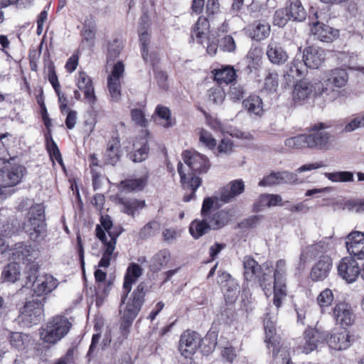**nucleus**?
<instances>
[{"instance_id": "603ef678", "label": "nucleus", "mask_w": 364, "mask_h": 364, "mask_svg": "<svg viewBox=\"0 0 364 364\" xmlns=\"http://www.w3.org/2000/svg\"><path fill=\"white\" fill-rule=\"evenodd\" d=\"M149 154V145L146 140L141 144L140 148L130 151L127 154V157L134 163H139L145 161Z\"/></svg>"}, {"instance_id": "6ab92c4d", "label": "nucleus", "mask_w": 364, "mask_h": 364, "mask_svg": "<svg viewBox=\"0 0 364 364\" xmlns=\"http://www.w3.org/2000/svg\"><path fill=\"white\" fill-rule=\"evenodd\" d=\"M124 73V65L122 61L117 62L107 77V87L111 97L118 100L121 97V79Z\"/></svg>"}, {"instance_id": "9d476101", "label": "nucleus", "mask_w": 364, "mask_h": 364, "mask_svg": "<svg viewBox=\"0 0 364 364\" xmlns=\"http://www.w3.org/2000/svg\"><path fill=\"white\" fill-rule=\"evenodd\" d=\"M364 127V114L358 116L346 123L344 119L338 121H327L325 122H318L314 127L316 129H331L333 132H338L340 134L351 132L355 129Z\"/></svg>"}, {"instance_id": "69168bd1", "label": "nucleus", "mask_w": 364, "mask_h": 364, "mask_svg": "<svg viewBox=\"0 0 364 364\" xmlns=\"http://www.w3.org/2000/svg\"><path fill=\"white\" fill-rule=\"evenodd\" d=\"M332 182H350L353 181V173L350 171H337L326 173Z\"/></svg>"}, {"instance_id": "5701e85b", "label": "nucleus", "mask_w": 364, "mask_h": 364, "mask_svg": "<svg viewBox=\"0 0 364 364\" xmlns=\"http://www.w3.org/2000/svg\"><path fill=\"white\" fill-rule=\"evenodd\" d=\"M58 286V281L52 275H38L33 284L34 294L38 297L43 296L51 293Z\"/></svg>"}, {"instance_id": "3c124183", "label": "nucleus", "mask_w": 364, "mask_h": 364, "mask_svg": "<svg viewBox=\"0 0 364 364\" xmlns=\"http://www.w3.org/2000/svg\"><path fill=\"white\" fill-rule=\"evenodd\" d=\"M242 105L250 113L259 115L263 112L262 99L257 95H250L244 100Z\"/></svg>"}, {"instance_id": "79ce46f5", "label": "nucleus", "mask_w": 364, "mask_h": 364, "mask_svg": "<svg viewBox=\"0 0 364 364\" xmlns=\"http://www.w3.org/2000/svg\"><path fill=\"white\" fill-rule=\"evenodd\" d=\"M21 231H23L22 224L16 215L10 216L1 228V234L6 237H11Z\"/></svg>"}, {"instance_id": "f8f14e48", "label": "nucleus", "mask_w": 364, "mask_h": 364, "mask_svg": "<svg viewBox=\"0 0 364 364\" xmlns=\"http://www.w3.org/2000/svg\"><path fill=\"white\" fill-rule=\"evenodd\" d=\"M26 173V168L23 165L15 164L5 166L0 171V184L4 188L16 186Z\"/></svg>"}, {"instance_id": "20e7f679", "label": "nucleus", "mask_w": 364, "mask_h": 364, "mask_svg": "<svg viewBox=\"0 0 364 364\" xmlns=\"http://www.w3.org/2000/svg\"><path fill=\"white\" fill-rule=\"evenodd\" d=\"M316 122L311 124L306 129L308 134H299L289 137L284 141V144L289 149H301L309 148L321 151L331 149L336 139V134H331L324 129L314 130Z\"/></svg>"}, {"instance_id": "39448f33", "label": "nucleus", "mask_w": 364, "mask_h": 364, "mask_svg": "<svg viewBox=\"0 0 364 364\" xmlns=\"http://www.w3.org/2000/svg\"><path fill=\"white\" fill-rule=\"evenodd\" d=\"M22 228L31 241L41 243L45 240L48 228L45 207L42 203H36L29 208L22 223Z\"/></svg>"}, {"instance_id": "774afa93", "label": "nucleus", "mask_w": 364, "mask_h": 364, "mask_svg": "<svg viewBox=\"0 0 364 364\" xmlns=\"http://www.w3.org/2000/svg\"><path fill=\"white\" fill-rule=\"evenodd\" d=\"M291 19L292 17L289 15L287 8H282L275 11L274 23L279 27H283Z\"/></svg>"}, {"instance_id": "bf43d9fd", "label": "nucleus", "mask_w": 364, "mask_h": 364, "mask_svg": "<svg viewBox=\"0 0 364 364\" xmlns=\"http://www.w3.org/2000/svg\"><path fill=\"white\" fill-rule=\"evenodd\" d=\"M82 43H86L90 47H93L96 37V28L94 25L84 23L80 31Z\"/></svg>"}, {"instance_id": "49530a36", "label": "nucleus", "mask_w": 364, "mask_h": 364, "mask_svg": "<svg viewBox=\"0 0 364 364\" xmlns=\"http://www.w3.org/2000/svg\"><path fill=\"white\" fill-rule=\"evenodd\" d=\"M273 304L279 310L287 296V287L284 281L278 279L277 284L273 286Z\"/></svg>"}, {"instance_id": "bb28decb", "label": "nucleus", "mask_w": 364, "mask_h": 364, "mask_svg": "<svg viewBox=\"0 0 364 364\" xmlns=\"http://www.w3.org/2000/svg\"><path fill=\"white\" fill-rule=\"evenodd\" d=\"M122 156L121 143L118 136H112L107 144L106 150L103 154L104 164L115 166Z\"/></svg>"}, {"instance_id": "1a4fd4ad", "label": "nucleus", "mask_w": 364, "mask_h": 364, "mask_svg": "<svg viewBox=\"0 0 364 364\" xmlns=\"http://www.w3.org/2000/svg\"><path fill=\"white\" fill-rule=\"evenodd\" d=\"M177 171L180 176V183L181 188L186 191L183 197L184 202H190L196 198V193L198 188L202 185L203 180L198 173L193 172L186 173L183 169V165L181 161L177 164Z\"/></svg>"}, {"instance_id": "5fc2aeb1", "label": "nucleus", "mask_w": 364, "mask_h": 364, "mask_svg": "<svg viewBox=\"0 0 364 364\" xmlns=\"http://www.w3.org/2000/svg\"><path fill=\"white\" fill-rule=\"evenodd\" d=\"M161 225L156 220H151L142 227L139 232L141 240H146L155 236L160 230Z\"/></svg>"}, {"instance_id": "b1692460", "label": "nucleus", "mask_w": 364, "mask_h": 364, "mask_svg": "<svg viewBox=\"0 0 364 364\" xmlns=\"http://www.w3.org/2000/svg\"><path fill=\"white\" fill-rule=\"evenodd\" d=\"M297 180L295 173L289 171L272 172L259 182V186H272L282 183H294Z\"/></svg>"}, {"instance_id": "ea45409f", "label": "nucleus", "mask_w": 364, "mask_h": 364, "mask_svg": "<svg viewBox=\"0 0 364 364\" xmlns=\"http://www.w3.org/2000/svg\"><path fill=\"white\" fill-rule=\"evenodd\" d=\"M217 344L218 333L215 331H209L203 338L200 336L198 348L203 354L208 355L215 350Z\"/></svg>"}, {"instance_id": "052dcab7", "label": "nucleus", "mask_w": 364, "mask_h": 364, "mask_svg": "<svg viewBox=\"0 0 364 364\" xmlns=\"http://www.w3.org/2000/svg\"><path fill=\"white\" fill-rule=\"evenodd\" d=\"M45 43V36L42 38L37 48L30 49L28 51V60L30 68L32 71L38 70V62L41 55L42 49Z\"/></svg>"}, {"instance_id": "f03ea898", "label": "nucleus", "mask_w": 364, "mask_h": 364, "mask_svg": "<svg viewBox=\"0 0 364 364\" xmlns=\"http://www.w3.org/2000/svg\"><path fill=\"white\" fill-rule=\"evenodd\" d=\"M100 222L95 228V237L102 242V257L98 267L107 268L116 249L117 239L124 229L121 225H114L109 215H101Z\"/></svg>"}, {"instance_id": "a19ab883", "label": "nucleus", "mask_w": 364, "mask_h": 364, "mask_svg": "<svg viewBox=\"0 0 364 364\" xmlns=\"http://www.w3.org/2000/svg\"><path fill=\"white\" fill-rule=\"evenodd\" d=\"M20 264L15 262L6 264L1 272V279L4 282L14 283L20 279Z\"/></svg>"}, {"instance_id": "ddd939ff", "label": "nucleus", "mask_w": 364, "mask_h": 364, "mask_svg": "<svg viewBox=\"0 0 364 364\" xmlns=\"http://www.w3.org/2000/svg\"><path fill=\"white\" fill-rule=\"evenodd\" d=\"M75 83L83 93L84 101L91 106L95 105L97 99L92 78L85 71L80 70L75 76Z\"/></svg>"}, {"instance_id": "37998d69", "label": "nucleus", "mask_w": 364, "mask_h": 364, "mask_svg": "<svg viewBox=\"0 0 364 364\" xmlns=\"http://www.w3.org/2000/svg\"><path fill=\"white\" fill-rule=\"evenodd\" d=\"M170 258L171 254L168 250L163 249L159 251L151 259L150 264L151 271L153 272H159L168 264Z\"/></svg>"}, {"instance_id": "09e8293b", "label": "nucleus", "mask_w": 364, "mask_h": 364, "mask_svg": "<svg viewBox=\"0 0 364 364\" xmlns=\"http://www.w3.org/2000/svg\"><path fill=\"white\" fill-rule=\"evenodd\" d=\"M44 64L48 68V80L51 84L54 91H58V90L60 89V85L56 74L55 65L50 58L48 50L44 54Z\"/></svg>"}, {"instance_id": "72a5a7b5", "label": "nucleus", "mask_w": 364, "mask_h": 364, "mask_svg": "<svg viewBox=\"0 0 364 364\" xmlns=\"http://www.w3.org/2000/svg\"><path fill=\"white\" fill-rule=\"evenodd\" d=\"M243 277L247 282H256L263 269L261 265L252 257L247 255L243 259Z\"/></svg>"}, {"instance_id": "13d9d810", "label": "nucleus", "mask_w": 364, "mask_h": 364, "mask_svg": "<svg viewBox=\"0 0 364 364\" xmlns=\"http://www.w3.org/2000/svg\"><path fill=\"white\" fill-rule=\"evenodd\" d=\"M199 143L210 150H215L217 145V141L213 134L208 130L200 128L198 132Z\"/></svg>"}, {"instance_id": "a18cd8bd", "label": "nucleus", "mask_w": 364, "mask_h": 364, "mask_svg": "<svg viewBox=\"0 0 364 364\" xmlns=\"http://www.w3.org/2000/svg\"><path fill=\"white\" fill-rule=\"evenodd\" d=\"M46 149L49 155L50 160L52 161L53 165H55V160L62 167L63 169H65L63 157L60 151L53 138L45 139Z\"/></svg>"}, {"instance_id": "cd10ccee", "label": "nucleus", "mask_w": 364, "mask_h": 364, "mask_svg": "<svg viewBox=\"0 0 364 364\" xmlns=\"http://www.w3.org/2000/svg\"><path fill=\"white\" fill-rule=\"evenodd\" d=\"M266 55L270 63L277 65H284L289 59V55L281 43L273 41L268 43Z\"/></svg>"}, {"instance_id": "e2e57ef3", "label": "nucleus", "mask_w": 364, "mask_h": 364, "mask_svg": "<svg viewBox=\"0 0 364 364\" xmlns=\"http://www.w3.org/2000/svg\"><path fill=\"white\" fill-rule=\"evenodd\" d=\"M279 75L277 72L269 73L264 78L263 89L269 93L277 92L279 86Z\"/></svg>"}, {"instance_id": "4d7b16f0", "label": "nucleus", "mask_w": 364, "mask_h": 364, "mask_svg": "<svg viewBox=\"0 0 364 364\" xmlns=\"http://www.w3.org/2000/svg\"><path fill=\"white\" fill-rule=\"evenodd\" d=\"M31 254V246L28 245L25 242H18L14 245V248L12 249V257L14 259H18L19 261L24 259H28V257Z\"/></svg>"}, {"instance_id": "c9c22d12", "label": "nucleus", "mask_w": 364, "mask_h": 364, "mask_svg": "<svg viewBox=\"0 0 364 364\" xmlns=\"http://www.w3.org/2000/svg\"><path fill=\"white\" fill-rule=\"evenodd\" d=\"M118 204L122 206V211L131 216H134L136 213L146 206L144 200L136 198H119Z\"/></svg>"}, {"instance_id": "de8ad7c7", "label": "nucleus", "mask_w": 364, "mask_h": 364, "mask_svg": "<svg viewBox=\"0 0 364 364\" xmlns=\"http://www.w3.org/2000/svg\"><path fill=\"white\" fill-rule=\"evenodd\" d=\"M294 21H302L306 18V11L300 0H288L285 6Z\"/></svg>"}, {"instance_id": "412c9836", "label": "nucleus", "mask_w": 364, "mask_h": 364, "mask_svg": "<svg viewBox=\"0 0 364 364\" xmlns=\"http://www.w3.org/2000/svg\"><path fill=\"white\" fill-rule=\"evenodd\" d=\"M326 339L324 332L315 328H308L304 332V342L299 348L302 353L309 354L318 348L319 343H323Z\"/></svg>"}, {"instance_id": "c756f323", "label": "nucleus", "mask_w": 364, "mask_h": 364, "mask_svg": "<svg viewBox=\"0 0 364 364\" xmlns=\"http://www.w3.org/2000/svg\"><path fill=\"white\" fill-rule=\"evenodd\" d=\"M324 81L326 86L341 88L346 86L348 81V73L344 68H336L325 73Z\"/></svg>"}, {"instance_id": "0eeeda50", "label": "nucleus", "mask_w": 364, "mask_h": 364, "mask_svg": "<svg viewBox=\"0 0 364 364\" xmlns=\"http://www.w3.org/2000/svg\"><path fill=\"white\" fill-rule=\"evenodd\" d=\"M26 291V289H21L15 295L19 299H24L26 300L23 305L18 309L17 320L23 326L31 327L41 321L44 313V303L46 298H43L42 300L27 301L25 296L28 294Z\"/></svg>"}, {"instance_id": "aec40b11", "label": "nucleus", "mask_w": 364, "mask_h": 364, "mask_svg": "<svg viewBox=\"0 0 364 364\" xmlns=\"http://www.w3.org/2000/svg\"><path fill=\"white\" fill-rule=\"evenodd\" d=\"M346 247L350 257L364 259V232L352 231L346 237Z\"/></svg>"}, {"instance_id": "58836bf2", "label": "nucleus", "mask_w": 364, "mask_h": 364, "mask_svg": "<svg viewBox=\"0 0 364 364\" xmlns=\"http://www.w3.org/2000/svg\"><path fill=\"white\" fill-rule=\"evenodd\" d=\"M214 75V80L220 85L232 83L237 77L235 70L233 67L226 66L220 69H215L212 71Z\"/></svg>"}, {"instance_id": "c03bdc74", "label": "nucleus", "mask_w": 364, "mask_h": 364, "mask_svg": "<svg viewBox=\"0 0 364 364\" xmlns=\"http://www.w3.org/2000/svg\"><path fill=\"white\" fill-rule=\"evenodd\" d=\"M124 49V43L121 38H115L107 43L106 58L107 62L109 63L116 60Z\"/></svg>"}, {"instance_id": "2f4dec72", "label": "nucleus", "mask_w": 364, "mask_h": 364, "mask_svg": "<svg viewBox=\"0 0 364 364\" xmlns=\"http://www.w3.org/2000/svg\"><path fill=\"white\" fill-rule=\"evenodd\" d=\"M313 85L303 79L298 80L294 85L292 99L295 104L301 105L309 98L312 92Z\"/></svg>"}, {"instance_id": "0e129e2a", "label": "nucleus", "mask_w": 364, "mask_h": 364, "mask_svg": "<svg viewBox=\"0 0 364 364\" xmlns=\"http://www.w3.org/2000/svg\"><path fill=\"white\" fill-rule=\"evenodd\" d=\"M264 216L262 215H251L245 219L241 220L237 226L241 230H249L254 229L257 227Z\"/></svg>"}, {"instance_id": "7c9ffc66", "label": "nucleus", "mask_w": 364, "mask_h": 364, "mask_svg": "<svg viewBox=\"0 0 364 364\" xmlns=\"http://www.w3.org/2000/svg\"><path fill=\"white\" fill-rule=\"evenodd\" d=\"M225 280L222 282L221 289L227 304H234L240 293V286L237 282L230 274L224 276Z\"/></svg>"}, {"instance_id": "e433bc0d", "label": "nucleus", "mask_w": 364, "mask_h": 364, "mask_svg": "<svg viewBox=\"0 0 364 364\" xmlns=\"http://www.w3.org/2000/svg\"><path fill=\"white\" fill-rule=\"evenodd\" d=\"M307 66L303 60L294 58L290 63L289 70L284 75L286 80L291 82V78L294 80L296 79H301L307 74Z\"/></svg>"}, {"instance_id": "6e6d98bb", "label": "nucleus", "mask_w": 364, "mask_h": 364, "mask_svg": "<svg viewBox=\"0 0 364 364\" xmlns=\"http://www.w3.org/2000/svg\"><path fill=\"white\" fill-rule=\"evenodd\" d=\"M29 335L21 332H11L9 336L11 346L18 350L26 348Z\"/></svg>"}, {"instance_id": "680f3d73", "label": "nucleus", "mask_w": 364, "mask_h": 364, "mask_svg": "<svg viewBox=\"0 0 364 364\" xmlns=\"http://www.w3.org/2000/svg\"><path fill=\"white\" fill-rule=\"evenodd\" d=\"M334 300V295L331 289L326 288L323 290L317 296V304L323 311L329 307Z\"/></svg>"}, {"instance_id": "f257e3e1", "label": "nucleus", "mask_w": 364, "mask_h": 364, "mask_svg": "<svg viewBox=\"0 0 364 364\" xmlns=\"http://www.w3.org/2000/svg\"><path fill=\"white\" fill-rule=\"evenodd\" d=\"M245 183L242 179H235L220 188L218 196L206 197L203 199L200 209V215L207 218L213 230H218L227 226L232 218L230 208H214L218 202L226 204L234 200L244 193Z\"/></svg>"}, {"instance_id": "a211bd4d", "label": "nucleus", "mask_w": 364, "mask_h": 364, "mask_svg": "<svg viewBox=\"0 0 364 364\" xmlns=\"http://www.w3.org/2000/svg\"><path fill=\"white\" fill-rule=\"evenodd\" d=\"M333 267V260L328 255H322L313 264L309 277L311 281L317 282L325 280L329 275Z\"/></svg>"}, {"instance_id": "864d4df0", "label": "nucleus", "mask_w": 364, "mask_h": 364, "mask_svg": "<svg viewBox=\"0 0 364 364\" xmlns=\"http://www.w3.org/2000/svg\"><path fill=\"white\" fill-rule=\"evenodd\" d=\"M155 114L163 120L161 124L166 128L171 127L176 124L175 119L171 118V110L168 107L159 105L156 107Z\"/></svg>"}, {"instance_id": "dca6fc26", "label": "nucleus", "mask_w": 364, "mask_h": 364, "mask_svg": "<svg viewBox=\"0 0 364 364\" xmlns=\"http://www.w3.org/2000/svg\"><path fill=\"white\" fill-rule=\"evenodd\" d=\"M332 316L337 325L346 328L354 324L355 314L351 305L345 301H339L335 305Z\"/></svg>"}, {"instance_id": "a878e982", "label": "nucleus", "mask_w": 364, "mask_h": 364, "mask_svg": "<svg viewBox=\"0 0 364 364\" xmlns=\"http://www.w3.org/2000/svg\"><path fill=\"white\" fill-rule=\"evenodd\" d=\"M325 60L323 49L314 46L306 47L303 53L302 60L309 68L316 69L322 65Z\"/></svg>"}, {"instance_id": "473e14b6", "label": "nucleus", "mask_w": 364, "mask_h": 364, "mask_svg": "<svg viewBox=\"0 0 364 364\" xmlns=\"http://www.w3.org/2000/svg\"><path fill=\"white\" fill-rule=\"evenodd\" d=\"M278 279H283L279 276V272L273 268H267L266 272L262 270L256 282H259L264 294L268 296L271 294L273 286L277 284Z\"/></svg>"}, {"instance_id": "6e6552de", "label": "nucleus", "mask_w": 364, "mask_h": 364, "mask_svg": "<svg viewBox=\"0 0 364 364\" xmlns=\"http://www.w3.org/2000/svg\"><path fill=\"white\" fill-rule=\"evenodd\" d=\"M263 326L264 330V343L268 350H271L273 359H276L282 348V338L277 333L276 321L271 314H264Z\"/></svg>"}, {"instance_id": "9b49d317", "label": "nucleus", "mask_w": 364, "mask_h": 364, "mask_svg": "<svg viewBox=\"0 0 364 364\" xmlns=\"http://www.w3.org/2000/svg\"><path fill=\"white\" fill-rule=\"evenodd\" d=\"M181 156L184 164L193 173H198V175L207 173L211 167L208 157L198 151L185 150Z\"/></svg>"}, {"instance_id": "f704fd0d", "label": "nucleus", "mask_w": 364, "mask_h": 364, "mask_svg": "<svg viewBox=\"0 0 364 364\" xmlns=\"http://www.w3.org/2000/svg\"><path fill=\"white\" fill-rule=\"evenodd\" d=\"M188 230L193 239L198 240L212 230V228L207 218L202 217L201 219L196 218L191 221Z\"/></svg>"}, {"instance_id": "393cba45", "label": "nucleus", "mask_w": 364, "mask_h": 364, "mask_svg": "<svg viewBox=\"0 0 364 364\" xmlns=\"http://www.w3.org/2000/svg\"><path fill=\"white\" fill-rule=\"evenodd\" d=\"M245 30L247 35L251 39L256 41H262L269 36L271 26L265 21H254L247 26Z\"/></svg>"}, {"instance_id": "f3484780", "label": "nucleus", "mask_w": 364, "mask_h": 364, "mask_svg": "<svg viewBox=\"0 0 364 364\" xmlns=\"http://www.w3.org/2000/svg\"><path fill=\"white\" fill-rule=\"evenodd\" d=\"M360 336L353 331L346 328L333 333L328 340V344L332 349L342 350L348 348L359 339Z\"/></svg>"}, {"instance_id": "4be33fe9", "label": "nucleus", "mask_w": 364, "mask_h": 364, "mask_svg": "<svg viewBox=\"0 0 364 364\" xmlns=\"http://www.w3.org/2000/svg\"><path fill=\"white\" fill-rule=\"evenodd\" d=\"M142 274L143 269L139 264L132 262L129 264L124 277L123 292L122 294V303L126 301L132 290V285L138 280Z\"/></svg>"}, {"instance_id": "8fccbe9b", "label": "nucleus", "mask_w": 364, "mask_h": 364, "mask_svg": "<svg viewBox=\"0 0 364 364\" xmlns=\"http://www.w3.org/2000/svg\"><path fill=\"white\" fill-rule=\"evenodd\" d=\"M209 28L210 23L208 18L202 16H200L192 28V33L196 36L198 43H203V40Z\"/></svg>"}, {"instance_id": "423d86ee", "label": "nucleus", "mask_w": 364, "mask_h": 364, "mask_svg": "<svg viewBox=\"0 0 364 364\" xmlns=\"http://www.w3.org/2000/svg\"><path fill=\"white\" fill-rule=\"evenodd\" d=\"M73 324L65 315L51 316L39 328L40 339L49 346H54L65 338Z\"/></svg>"}, {"instance_id": "4c0bfd02", "label": "nucleus", "mask_w": 364, "mask_h": 364, "mask_svg": "<svg viewBox=\"0 0 364 364\" xmlns=\"http://www.w3.org/2000/svg\"><path fill=\"white\" fill-rule=\"evenodd\" d=\"M149 173L146 172L141 177L138 178H128L121 182L123 189L129 191H142L148 184Z\"/></svg>"}, {"instance_id": "7ed1b4c3", "label": "nucleus", "mask_w": 364, "mask_h": 364, "mask_svg": "<svg viewBox=\"0 0 364 364\" xmlns=\"http://www.w3.org/2000/svg\"><path fill=\"white\" fill-rule=\"evenodd\" d=\"M149 289L145 282H140L134 289L127 302L121 301L119 312V333L123 339H127L133 322L140 312L145 301Z\"/></svg>"}, {"instance_id": "2eb2a0df", "label": "nucleus", "mask_w": 364, "mask_h": 364, "mask_svg": "<svg viewBox=\"0 0 364 364\" xmlns=\"http://www.w3.org/2000/svg\"><path fill=\"white\" fill-rule=\"evenodd\" d=\"M200 345V334L190 329L184 331L179 339L178 350L183 357H193Z\"/></svg>"}, {"instance_id": "c85d7f7f", "label": "nucleus", "mask_w": 364, "mask_h": 364, "mask_svg": "<svg viewBox=\"0 0 364 364\" xmlns=\"http://www.w3.org/2000/svg\"><path fill=\"white\" fill-rule=\"evenodd\" d=\"M311 31L317 39L326 43H331L339 36L338 30L318 21L314 23Z\"/></svg>"}, {"instance_id": "4468645a", "label": "nucleus", "mask_w": 364, "mask_h": 364, "mask_svg": "<svg viewBox=\"0 0 364 364\" xmlns=\"http://www.w3.org/2000/svg\"><path fill=\"white\" fill-rule=\"evenodd\" d=\"M338 275L347 283L355 282L360 276V267L353 257H343L337 264Z\"/></svg>"}, {"instance_id": "338daca9", "label": "nucleus", "mask_w": 364, "mask_h": 364, "mask_svg": "<svg viewBox=\"0 0 364 364\" xmlns=\"http://www.w3.org/2000/svg\"><path fill=\"white\" fill-rule=\"evenodd\" d=\"M208 97L214 104L219 105L224 101L225 92L220 86H216L208 90Z\"/></svg>"}]
</instances>
